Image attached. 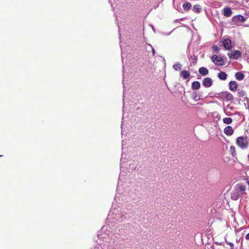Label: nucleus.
<instances>
[{"label":"nucleus","instance_id":"nucleus-16","mask_svg":"<svg viewBox=\"0 0 249 249\" xmlns=\"http://www.w3.org/2000/svg\"><path fill=\"white\" fill-rule=\"evenodd\" d=\"M218 77L221 80H225L227 78V74L225 72L221 71L218 73Z\"/></svg>","mask_w":249,"mask_h":249},{"label":"nucleus","instance_id":"nucleus-7","mask_svg":"<svg viewBox=\"0 0 249 249\" xmlns=\"http://www.w3.org/2000/svg\"><path fill=\"white\" fill-rule=\"evenodd\" d=\"M223 45L226 50H230L231 47V40L229 38L224 39L223 41Z\"/></svg>","mask_w":249,"mask_h":249},{"label":"nucleus","instance_id":"nucleus-17","mask_svg":"<svg viewBox=\"0 0 249 249\" xmlns=\"http://www.w3.org/2000/svg\"><path fill=\"white\" fill-rule=\"evenodd\" d=\"M200 84L198 81L193 82L192 84V89H198L200 88Z\"/></svg>","mask_w":249,"mask_h":249},{"label":"nucleus","instance_id":"nucleus-1","mask_svg":"<svg viewBox=\"0 0 249 249\" xmlns=\"http://www.w3.org/2000/svg\"><path fill=\"white\" fill-rule=\"evenodd\" d=\"M123 216L122 213L118 209L111 208L107 218V225L103 226L98 233V247L94 249H99L100 248L101 249H116L118 245L117 239L120 230H117V226L115 224L113 225L112 223L119 220Z\"/></svg>","mask_w":249,"mask_h":249},{"label":"nucleus","instance_id":"nucleus-24","mask_svg":"<svg viewBox=\"0 0 249 249\" xmlns=\"http://www.w3.org/2000/svg\"><path fill=\"white\" fill-rule=\"evenodd\" d=\"M213 51L216 53H218L219 51V47L217 46L213 45Z\"/></svg>","mask_w":249,"mask_h":249},{"label":"nucleus","instance_id":"nucleus-10","mask_svg":"<svg viewBox=\"0 0 249 249\" xmlns=\"http://www.w3.org/2000/svg\"><path fill=\"white\" fill-rule=\"evenodd\" d=\"M222 96L228 101H231L233 99V96L232 94L227 91L223 92Z\"/></svg>","mask_w":249,"mask_h":249},{"label":"nucleus","instance_id":"nucleus-13","mask_svg":"<svg viewBox=\"0 0 249 249\" xmlns=\"http://www.w3.org/2000/svg\"><path fill=\"white\" fill-rule=\"evenodd\" d=\"M230 89L231 90L235 91L237 88V84L235 81H231L229 83Z\"/></svg>","mask_w":249,"mask_h":249},{"label":"nucleus","instance_id":"nucleus-9","mask_svg":"<svg viewBox=\"0 0 249 249\" xmlns=\"http://www.w3.org/2000/svg\"><path fill=\"white\" fill-rule=\"evenodd\" d=\"M234 132V130L231 126H227L224 129V133L227 136H231Z\"/></svg>","mask_w":249,"mask_h":249},{"label":"nucleus","instance_id":"nucleus-2","mask_svg":"<svg viewBox=\"0 0 249 249\" xmlns=\"http://www.w3.org/2000/svg\"><path fill=\"white\" fill-rule=\"evenodd\" d=\"M246 188L245 186L238 183L235 187L231 194V199L233 200H238L239 197L245 193Z\"/></svg>","mask_w":249,"mask_h":249},{"label":"nucleus","instance_id":"nucleus-31","mask_svg":"<svg viewBox=\"0 0 249 249\" xmlns=\"http://www.w3.org/2000/svg\"><path fill=\"white\" fill-rule=\"evenodd\" d=\"M194 57H195V56H194V57H191V58H194Z\"/></svg>","mask_w":249,"mask_h":249},{"label":"nucleus","instance_id":"nucleus-33","mask_svg":"<svg viewBox=\"0 0 249 249\" xmlns=\"http://www.w3.org/2000/svg\"><path fill=\"white\" fill-rule=\"evenodd\" d=\"M194 57H195V56H194V57H191V58H194Z\"/></svg>","mask_w":249,"mask_h":249},{"label":"nucleus","instance_id":"nucleus-22","mask_svg":"<svg viewBox=\"0 0 249 249\" xmlns=\"http://www.w3.org/2000/svg\"><path fill=\"white\" fill-rule=\"evenodd\" d=\"M230 151L231 152L232 156H234L236 155L235 147L233 145H231L230 147Z\"/></svg>","mask_w":249,"mask_h":249},{"label":"nucleus","instance_id":"nucleus-6","mask_svg":"<svg viewBox=\"0 0 249 249\" xmlns=\"http://www.w3.org/2000/svg\"><path fill=\"white\" fill-rule=\"evenodd\" d=\"M228 56L230 58L237 59L241 56V53L238 51H233L231 53H229Z\"/></svg>","mask_w":249,"mask_h":249},{"label":"nucleus","instance_id":"nucleus-8","mask_svg":"<svg viewBox=\"0 0 249 249\" xmlns=\"http://www.w3.org/2000/svg\"><path fill=\"white\" fill-rule=\"evenodd\" d=\"M213 84V81L211 78L207 77L204 79L203 85L206 88L210 87Z\"/></svg>","mask_w":249,"mask_h":249},{"label":"nucleus","instance_id":"nucleus-30","mask_svg":"<svg viewBox=\"0 0 249 249\" xmlns=\"http://www.w3.org/2000/svg\"><path fill=\"white\" fill-rule=\"evenodd\" d=\"M122 62H123V59H124V58H123V55H122Z\"/></svg>","mask_w":249,"mask_h":249},{"label":"nucleus","instance_id":"nucleus-29","mask_svg":"<svg viewBox=\"0 0 249 249\" xmlns=\"http://www.w3.org/2000/svg\"><path fill=\"white\" fill-rule=\"evenodd\" d=\"M150 26H151V28H152V29L153 31L155 33V32H156V31H155V28H154V27L153 26V25H150Z\"/></svg>","mask_w":249,"mask_h":249},{"label":"nucleus","instance_id":"nucleus-18","mask_svg":"<svg viewBox=\"0 0 249 249\" xmlns=\"http://www.w3.org/2000/svg\"><path fill=\"white\" fill-rule=\"evenodd\" d=\"M182 7L184 10L188 11L190 9L191 4L189 2H186V3H183Z\"/></svg>","mask_w":249,"mask_h":249},{"label":"nucleus","instance_id":"nucleus-26","mask_svg":"<svg viewBox=\"0 0 249 249\" xmlns=\"http://www.w3.org/2000/svg\"><path fill=\"white\" fill-rule=\"evenodd\" d=\"M121 163H120V166H121V168H122L123 166V162H124V161L123 160V158L122 157L121 159Z\"/></svg>","mask_w":249,"mask_h":249},{"label":"nucleus","instance_id":"nucleus-25","mask_svg":"<svg viewBox=\"0 0 249 249\" xmlns=\"http://www.w3.org/2000/svg\"><path fill=\"white\" fill-rule=\"evenodd\" d=\"M148 46L152 50V53H153V55H154L155 54V49L153 48V47L152 46V45L151 44H148Z\"/></svg>","mask_w":249,"mask_h":249},{"label":"nucleus","instance_id":"nucleus-20","mask_svg":"<svg viewBox=\"0 0 249 249\" xmlns=\"http://www.w3.org/2000/svg\"><path fill=\"white\" fill-rule=\"evenodd\" d=\"M182 65L179 62H177L173 65V69L175 71L180 70Z\"/></svg>","mask_w":249,"mask_h":249},{"label":"nucleus","instance_id":"nucleus-3","mask_svg":"<svg viewBox=\"0 0 249 249\" xmlns=\"http://www.w3.org/2000/svg\"><path fill=\"white\" fill-rule=\"evenodd\" d=\"M236 143L241 149H245L249 146V142L246 137L240 136L237 138Z\"/></svg>","mask_w":249,"mask_h":249},{"label":"nucleus","instance_id":"nucleus-12","mask_svg":"<svg viewBox=\"0 0 249 249\" xmlns=\"http://www.w3.org/2000/svg\"><path fill=\"white\" fill-rule=\"evenodd\" d=\"M180 76L182 77L183 79L186 80L190 77V73L188 71H182L180 73Z\"/></svg>","mask_w":249,"mask_h":249},{"label":"nucleus","instance_id":"nucleus-23","mask_svg":"<svg viewBox=\"0 0 249 249\" xmlns=\"http://www.w3.org/2000/svg\"><path fill=\"white\" fill-rule=\"evenodd\" d=\"M237 93L239 97H243L245 95V91L243 90H239Z\"/></svg>","mask_w":249,"mask_h":249},{"label":"nucleus","instance_id":"nucleus-15","mask_svg":"<svg viewBox=\"0 0 249 249\" xmlns=\"http://www.w3.org/2000/svg\"><path fill=\"white\" fill-rule=\"evenodd\" d=\"M235 78L239 81L242 80L245 78L244 74L242 72H237L235 74Z\"/></svg>","mask_w":249,"mask_h":249},{"label":"nucleus","instance_id":"nucleus-32","mask_svg":"<svg viewBox=\"0 0 249 249\" xmlns=\"http://www.w3.org/2000/svg\"><path fill=\"white\" fill-rule=\"evenodd\" d=\"M194 57H195V56H194V57H191V58H194Z\"/></svg>","mask_w":249,"mask_h":249},{"label":"nucleus","instance_id":"nucleus-28","mask_svg":"<svg viewBox=\"0 0 249 249\" xmlns=\"http://www.w3.org/2000/svg\"><path fill=\"white\" fill-rule=\"evenodd\" d=\"M245 238L247 240H249V232L246 235Z\"/></svg>","mask_w":249,"mask_h":249},{"label":"nucleus","instance_id":"nucleus-14","mask_svg":"<svg viewBox=\"0 0 249 249\" xmlns=\"http://www.w3.org/2000/svg\"><path fill=\"white\" fill-rule=\"evenodd\" d=\"M198 71L200 74L205 76L208 74L209 71L207 68L205 67H201L199 69Z\"/></svg>","mask_w":249,"mask_h":249},{"label":"nucleus","instance_id":"nucleus-35","mask_svg":"<svg viewBox=\"0 0 249 249\" xmlns=\"http://www.w3.org/2000/svg\"><path fill=\"white\" fill-rule=\"evenodd\" d=\"M2 155H0V157H2Z\"/></svg>","mask_w":249,"mask_h":249},{"label":"nucleus","instance_id":"nucleus-27","mask_svg":"<svg viewBox=\"0 0 249 249\" xmlns=\"http://www.w3.org/2000/svg\"><path fill=\"white\" fill-rule=\"evenodd\" d=\"M228 244L231 246V249H233V246H234L233 244L232 243L229 242V243H228Z\"/></svg>","mask_w":249,"mask_h":249},{"label":"nucleus","instance_id":"nucleus-4","mask_svg":"<svg viewBox=\"0 0 249 249\" xmlns=\"http://www.w3.org/2000/svg\"><path fill=\"white\" fill-rule=\"evenodd\" d=\"M212 61L217 65L222 66L224 65L223 58L220 56H217L216 54H214L212 57Z\"/></svg>","mask_w":249,"mask_h":249},{"label":"nucleus","instance_id":"nucleus-5","mask_svg":"<svg viewBox=\"0 0 249 249\" xmlns=\"http://www.w3.org/2000/svg\"><path fill=\"white\" fill-rule=\"evenodd\" d=\"M246 18L244 16L239 15L234 16L232 18V21L235 24L238 25L244 22L246 20Z\"/></svg>","mask_w":249,"mask_h":249},{"label":"nucleus","instance_id":"nucleus-11","mask_svg":"<svg viewBox=\"0 0 249 249\" xmlns=\"http://www.w3.org/2000/svg\"><path fill=\"white\" fill-rule=\"evenodd\" d=\"M232 13V10L229 7H225L223 9V15L226 17H230Z\"/></svg>","mask_w":249,"mask_h":249},{"label":"nucleus","instance_id":"nucleus-34","mask_svg":"<svg viewBox=\"0 0 249 249\" xmlns=\"http://www.w3.org/2000/svg\"><path fill=\"white\" fill-rule=\"evenodd\" d=\"M248 159H249V154L248 155Z\"/></svg>","mask_w":249,"mask_h":249},{"label":"nucleus","instance_id":"nucleus-21","mask_svg":"<svg viewBox=\"0 0 249 249\" xmlns=\"http://www.w3.org/2000/svg\"><path fill=\"white\" fill-rule=\"evenodd\" d=\"M223 122L224 124H229L232 123V120L231 118H224L223 119Z\"/></svg>","mask_w":249,"mask_h":249},{"label":"nucleus","instance_id":"nucleus-19","mask_svg":"<svg viewBox=\"0 0 249 249\" xmlns=\"http://www.w3.org/2000/svg\"><path fill=\"white\" fill-rule=\"evenodd\" d=\"M193 11L195 13H200L201 11L200 6L198 5H195L193 7Z\"/></svg>","mask_w":249,"mask_h":249}]
</instances>
